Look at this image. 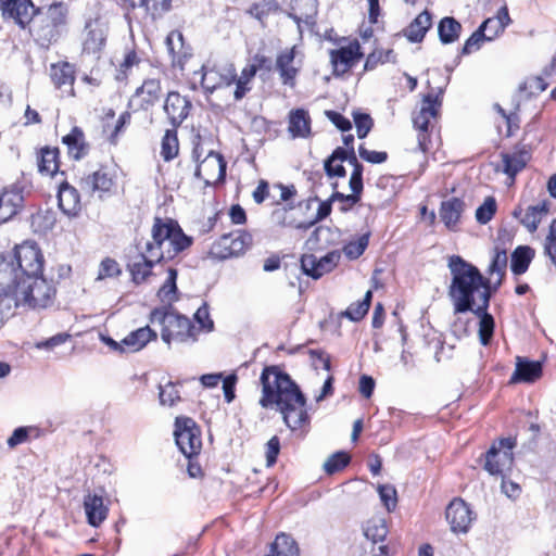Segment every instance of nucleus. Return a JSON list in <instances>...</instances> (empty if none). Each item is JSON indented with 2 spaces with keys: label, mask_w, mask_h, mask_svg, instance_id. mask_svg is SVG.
I'll return each mask as SVG.
<instances>
[{
  "label": "nucleus",
  "mask_w": 556,
  "mask_h": 556,
  "mask_svg": "<svg viewBox=\"0 0 556 556\" xmlns=\"http://www.w3.org/2000/svg\"><path fill=\"white\" fill-rule=\"evenodd\" d=\"M159 399L161 405L173 406L180 401L179 391L173 382L160 386Z\"/></svg>",
  "instance_id": "54"
},
{
  "label": "nucleus",
  "mask_w": 556,
  "mask_h": 556,
  "mask_svg": "<svg viewBox=\"0 0 556 556\" xmlns=\"http://www.w3.org/2000/svg\"><path fill=\"white\" fill-rule=\"evenodd\" d=\"M62 142L67 147L68 154L75 160H80L87 153L88 146L85 142V135L78 127H74L70 134L64 136Z\"/></svg>",
  "instance_id": "38"
},
{
  "label": "nucleus",
  "mask_w": 556,
  "mask_h": 556,
  "mask_svg": "<svg viewBox=\"0 0 556 556\" xmlns=\"http://www.w3.org/2000/svg\"><path fill=\"white\" fill-rule=\"evenodd\" d=\"M59 150L56 148H43L38 161V169L42 175L53 176L59 169Z\"/></svg>",
  "instance_id": "42"
},
{
  "label": "nucleus",
  "mask_w": 556,
  "mask_h": 556,
  "mask_svg": "<svg viewBox=\"0 0 556 556\" xmlns=\"http://www.w3.org/2000/svg\"><path fill=\"white\" fill-rule=\"evenodd\" d=\"M156 339V333L149 326L131 331L123 339L126 352H137L143 349L151 340Z\"/></svg>",
  "instance_id": "37"
},
{
  "label": "nucleus",
  "mask_w": 556,
  "mask_h": 556,
  "mask_svg": "<svg viewBox=\"0 0 556 556\" xmlns=\"http://www.w3.org/2000/svg\"><path fill=\"white\" fill-rule=\"evenodd\" d=\"M68 7L64 2H53L41 7L30 22L29 33L34 41L41 48L48 49L56 43L66 30Z\"/></svg>",
  "instance_id": "5"
},
{
  "label": "nucleus",
  "mask_w": 556,
  "mask_h": 556,
  "mask_svg": "<svg viewBox=\"0 0 556 556\" xmlns=\"http://www.w3.org/2000/svg\"><path fill=\"white\" fill-rule=\"evenodd\" d=\"M462 25L454 17H443L438 26L440 41L444 45L455 42L460 35Z\"/></svg>",
  "instance_id": "41"
},
{
  "label": "nucleus",
  "mask_w": 556,
  "mask_h": 556,
  "mask_svg": "<svg viewBox=\"0 0 556 556\" xmlns=\"http://www.w3.org/2000/svg\"><path fill=\"white\" fill-rule=\"evenodd\" d=\"M140 5L144 7L153 18H156L170 10L172 0H140Z\"/></svg>",
  "instance_id": "52"
},
{
  "label": "nucleus",
  "mask_w": 556,
  "mask_h": 556,
  "mask_svg": "<svg viewBox=\"0 0 556 556\" xmlns=\"http://www.w3.org/2000/svg\"><path fill=\"white\" fill-rule=\"evenodd\" d=\"M43 256L35 242H23L14 249L11 261H0V274L12 270L18 279L41 274Z\"/></svg>",
  "instance_id": "7"
},
{
  "label": "nucleus",
  "mask_w": 556,
  "mask_h": 556,
  "mask_svg": "<svg viewBox=\"0 0 556 556\" xmlns=\"http://www.w3.org/2000/svg\"><path fill=\"white\" fill-rule=\"evenodd\" d=\"M371 298L372 293L368 290L362 301L354 302L346 308L344 316L353 321L361 320L369 309Z\"/></svg>",
  "instance_id": "47"
},
{
  "label": "nucleus",
  "mask_w": 556,
  "mask_h": 556,
  "mask_svg": "<svg viewBox=\"0 0 556 556\" xmlns=\"http://www.w3.org/2000/svg\"><path fill=\"white\" fill-rule=\"evenodd\" d=\"M55 295L52 281L41 274L18 279L12 270L0 274V306L11 309L18 306L45 308Z\"/></svg>",
  "instance_id": "3"
},
{
  "label": "nucleus",
  "mask_w": 556,
  "mask_h": 556,
  "mask_svg": "<svg viewBox=\"0 0 556 556\" xmlns=\"http://www.w3.org/2000/svg\"><path fill=\"white\" fill-rule=\"evenodd\" d=\"M544 252L556 266V218L549 225V231L544 242Z\"/></svg>",
  "instance_id": "58"
},
{
  "label": "nucleus",
  "mask_w": 556,
  "mask_h": 556,
  "mask_svg": "<svg viewBox=\"0 0 556 556\" xmlns=\"http://www.w3.org/2000/svg\"><path fill=\"white\" fill-rule=\"evenodd\" d=\"M359 156L371 164H381L387 161L388 153L384 151H371L366 149L363 144L358 147Z\"/></svg>",
  "instance_id": "60"
},
{
  "label": "nucleus",
  "mask_w": 556,
  "mask_h": 556,
  "mask_svg": "<svg viewBox=\"0 0 556 556\" xmlns=\"http://www.w3.org/2000/svg\"><path fill=\"white\" fill-rule=\"evenodd\" d=\"M136 249L138 253L129 258L127 267L132 281L139 285L152 274V268L159 262L152 260L151 253L144 251V245L141 242L137 243Z\"/></svg>",
  "instance_id": "19"
},
{
  "label": "nucleus",
  "mask_w": 556,
  "mask_h": 556,
  "mask_svg": "<svg viewBox=\"0 0 556 556\" xmlns=\"http://www.w3.org/2000/svg\"><path fill=\"white\" fill-rule=\"evenodd\" d=\"M516 439L505 438L493 443L485 454L484 469L492 476H505L514 465Z\"/></svg>",
  "instance_id": "8"
},
{
  "label": "nucleus",
  "mask_w": 556,
  "mask_h": 556,
  "mask_svg": "<svg viewBox=\"0 0 556 556\" xmlns=\"http://www.w3.org/2000/svg\"><path fill=\"white\" fill-rule=\"evenodd\" d=\"M451 283L447 294L454 315L464 314L477 306L490 303L492 298L491 280L480 270L458 255L448 260Z\"/></svg>",
  "instance_id": "2"
},
{
  "label": "nucleus",
  "mask_w": 556,
  "mask_h": 556,
  "mask_svg": "<svg viewBox=\"0 0 556 556\" xmlns=\"http://www.w3.org/2000/svg\"><path fill=\"white\" fill-rule=\"evenodd\" d=\"M378 493L387 510H394L397 504L395 488L391 484H380L378 485Z\"/></svg>",
  "instance_id": "55"
},
{
  "label": "nucleus",
  "mask_w": 556,
  "mask_h": 556,
  "mask_svg": "<svg viewBox=\"0 0 556 556\" xmlns=\"http://www.w3.org/2000/svg\"><path fill=\"white\" fill-rule=\"evenodd\" d=\"M279 452H280V441L277 435H274L269 439V441L266 444V465H267V467H271L276 463Z\"/></svg>",
  "instance_id": "63"
},
{
  "label": "nucleus",
  "mask_w": 556,
  "mask_h": 556,
  "mask_svg": "<svg viewBox=\"0 0 556 556\" xmlns=\"http://www.w3.org/2000/svg\"><path fill=\"white\" fill-rule=\"evenodd\" d=\"M192 239L186 236L181 228L172 219L163 222L156 217L151 229V239L147 240L144 251L151 253L152 260H173L178 253L188 249Z\"/></svg>",
  "instance_id": "4"
},
{
  "label": "nucleus",
  "mask_w": 556,
  "mask_h": 556,
  "mask_svg": "<svg viewBox=\"0 0 556 556\" xmlns=\"http://www.w3.org/2000/svg\"><path fill=\"white\" fill-rule=\"evenodd\" d=\"M161 94L162 87L160 80L150 78L146 79L143 84L137 88L132 101L140 100L139 108L148 110L160 100Z\"/></svg>",
  "instance_id": "27"
},
{
  "label": "nucleus",
  "mask_w": 556,
  "mask_h": 556,
  "mask_svg": "<svg viewBox=\"0 0 556 556\" xmlns=\"http://www.w3.org/2000/svg\"><path fill=\"white\" fill-rule=\"evenodd\" d=\"M205 174L204 181L210 185L212 181L223 180L226 175V163L219 153L211 151L200 165L197 166L194 176L202 178Z\"/></svg>",
  "instance_id": "20"
},
{
  "label": "nucleus",
  "mask_w": 556,
  "mask_h": 556,
  "mask_svg": "<svg viewBox=\"0 0 556 556\" xmlns=\"http://www.w3.org/2000/svg\"><path fill=\"white\" fill-rule=\"evenodd\" d=\"M364 534L368 540H371L374 543L382 542L388 534V528L384 520H370L364 530Z\"/></svg>",
  "instance_id": "48"
},
{
  "label": "nucleus",
  "mask_w": 556,
  "mask_h": 556,
  "mask_svg": "<svg viewBox=\"0 0 556 556\" xmlns=\"http://www.w3.org/2000/svg\"><path fill=\"white\" fill-rule=\"evenodd\" d=\"M237 72L232 63L225 62L214 65L212 68H205L202 75L201 85L210 93L214 90L232 85L236 80Z\"/></svg>",
  "instance_id": "15"
},
{
  "label": "nucleus",
  "mask_w": 556,
  "mask_h": 556,
  "mask_svg": "<svg viewBox=\"0 0 556 556\" xmlns=\"http://www.w3.org/2000/svg\"><path fill=\"white\" fill-rule=\"evenodd\" d=\"M445 517L455 533L468 532L476 516L462 498L453 500L446 507Z\"/></svg>",
  "instance_id": "18"
},
{
  "label": "nucleus",
  "mask_w": 556,
  "mask_h": 556,
  "mask_svg": "<svg viewBox=\"0 0 556 556\" xmlns=\"http://www.w3.org/2000/svg\"><path fill=\"white\" fill-rule=\"evenodd\" d=\"M80 189L92 195L96 192H109L113 186V178L103 168L80 179Z\"/></svg>",
  "instance_id": "25"
},
{
  "label": "nucleus",
  "mask_w": 556,
  "mask_h": 556,
  "mask_svg": "<svg viewBox=\"0 0 556 556\" xmlns=\"http://www.w3.org/2000/svg\"><path fill=\"white\" fill-rule=\"evenodd\" d=\"M108 25L100 18L86 22L83 31V50L88 54L99 53L105 46Z\"/></svg>",
  "instance_id": "17"
},
{
  "label": "nucleus",
  "mask_w": 556,
  "mask_h": 556,
  "mask_svg": "<svg viewBox=\"0 0 556 556\" xmlns=\"http://www.w3.org/2000/svg\"><path fill=\"white\" fill-rule=\"evenodd\" d=\"M194 318L197 323L200 325L201 329L205 331L213 330L214 323L210 318L208 306L206 303H203L195 312Z\"/></svg>",
  "instance_id": "62"
},
{
  "label": "nucleus",
  "mask_w": 556,
  "mask_h": 556,
  "mask_svg": "<svg viewBox=\"0 0 556 556\" xmlns=\"http://www.w3.org/2000/svg\"><path fill=\"white\" fill-rule=\"evenodd\" d=\"M361 56L358 43L332 50L330 52V60L333 65L334 73H346Z\"/></svg>",
  "instance_id": "23"
},
{
  "label": "nucleus",
  "mask_w": 556,
  "mask_h": 556,
  "mask_svg": "<svg viewBox=\"0 0 556 556\" xmlns=\"http://www.w3.org/2000/svg\"><path fill=\"white\" fill-rule=\"evenodd\" d=\"M59 207L67 216H75L80 211L78 190L67 184L60 187L58 193Z\"/></svg>",
  "instance_id": "33"
},
{
  "label": "nucleus",
  "mask_w": 556,
  "mask_h": 556,
  "mask_svg": "<svg viewBox=\"0 0 556 556\" xmlns=\"http://www.w3.org/2000/svg\"><path fill=\"white\" fill-rule=\"evenodd\" d=\"M439 106L440 102H438V98L428 94L424 98L419 112L415 113L413 116L414 127L419 131L417 137L418 147L422 152L428 150V128L430 119L437 117Z\"/></svg>",
  "instance_id": "12"
},
{
  "label": "nucleus",
  "mask_w": 556,
  "mask_h": 556,
  "mask_svg": "<svg viewBox=\"0 0 556 556\" xmlns=\"http://www.w3.org/2000/svg\"><path fill=\"white\" fill-rule=\"evenodd\" d=\"M431 25V14L425 10L410 22L404 30V35L410 42H420L425 38Z\"/></svg>",
  "instance_id": "35"
},
{
  "label": "nucleus",
  "mask_w": 556,
  "mask_h": 556,
  "mask_svg": "<svg viewBox=\"0 0 556 556\" xmlns=\"http://www.w3.org/2000/svg\"><path fill=\"white\" fill-rule=\"evenodd\" d=\"M341 260V252L331 251L321 257L314 254H303L301 257V268L303 273L313 279H319L325 274L333 270Z\"/></svg>",
  "instance_id": "13"
},
{
  "label": "nucleus",
  "mask_w": 556,
  "mask_h": 556,
  "mask_svg": "<svg viewBox=\"0 0 556 556\" xmlns=\"http://www.w3.org/2000/svg\"><path fill=\"white\" fill-rule=\"evenodd\" d=\"M349 186L352 190L351 194H343L341 192H334L330 200L331 201H342L349 203L350 206L356 204L361 200V193L363 191V178L356 177L355 175H351Z\"/></svg>",
  "instance_id": "44"
},
{
  "label": "nucleus",
  "mask_w": 556,
  "mask_h": 556,
  "mask_svg": "<svg viewBox=\"0 0 556 556\" xmlns=\"http://www.w3.org/2000/svg\"><path fill=\"white\" fill-rule=\"evenodd\" d=\"M542 375V365L540 362H531L522 357H517L516 369L510 378V382H533Z\"/></svg>",
  "instance_id": "32"
},
{
  "label": "nucleus",
  "mask_w": 556,
  "mask_h": 556,
  "mask_svg": "<svg viewBox=\"0 0 556 556\" xmlns=\"http://www.w3.org/2000/svg\"><path fill=\"white\" fill-rule=\"evenodd\" d=\"M496 212V201L493 197H488L484 202L476 210V219L478 223L488 224Z\"/></svg>",
  "instance_id": "51"
},
{
  "label": "nucleus",
  "mask_w": 556,
  "mask_h": 556,
  "mask_svg": "<svg viewBox=\"0 0 556 556\" xmlns=\"http://www.w3.org/2000/svg\"><path fill=\"white\" fill-rule=\"evenodd\" d=\"M84 508L88 523L92 527L100 526L108 516V507L101 495L87 493L84 497Z\"/></svg>",
  "instance_id": "26"
},
{
  "label": "nucleus",
  "mask_w": 556,
  "mask_h": 556,
  "mask_svg": "<svg viewBox=\"0 0 556 556\" xmlns=\"http://www.w3.org/2000/svg\"><path fill=\"white\" fill-rule=\"evenodd\" d=\"M179 143L176 129H167L162 139L161 155L164 161H170L177 156Z\"/></svg>",
  "instance_id": "45"
},
{
  "label": "nucleus",
  "mask_w": 556,
  "mask_h": 556,
  "mask_svg": "<svg viewBox=\"0 0 556 556\" xmlns=\"http://www.w3.org/2000/svg\"><path fill=\"white\" fill-rule=\"evenodd\" d=\"M465 210V203L458 198H451L441 203L440 217L448 229H455Z\"/></svg>",
  "instance_id": "34"
},
{
  "label": "nucleus",
  "mask_w": 556,
  "mask_h": 556,
  "mask_svg": "<svg viewBox=\"0 0 556 556\" xmlns=\"http://www.w3.org/2000/svg\"><path fill=\"white\" fill-rule=\"evenodd\" d=\"M317 0H292L288 15L298 24L301 22L309 24L317 14Z\"/></svg>",
  "instance_id": "36"
},
{
  "label": "nucleus",
  "mask_w": 556,
  "mask_h": 556,
  "mask_svg": "<svg viewBox=\"0 0 556 556\" xmlns=\"http://www.w3.org/2000/svg\"><path fill=\"white\" fill-rule=\"evenodd\" d=\"M350 463V456L345 452H336L324 463V469L328 475L342 470Z\"/></svg>",
  "instance_id": "49"
},
{
  "label": "nucleus",
  "mask_w": 556,
  "mask_h": 556,
  "mask_svg": "<svg viewBox=\"0 0 556 556\" xmlns=\"http://www.w3.org/2000/svg\"><path fill=\"white\" fill-rule=\"evenodd\" d=\"M257 72L256 65H247L242 71L240 76L236 77V90H235V99L241 100L250 90V83L254 78Z\"/></svg>",
  "instance_id": "43"
},
{
  "label": "nucleus",
  "mask_w": 556,
  "mask_h": 556,
  "mask_svg": "<svg viewBox=\"0 0 556 556\" xmlns=\"http://www.w3.org/2000/svg\"><path fill=\"white\" fill-rule=\"evenodd\" d=\"M37 9L31 0H0L3 18L13 20L21 28L30 24Z\"/></svg>",
  "instance_id": "16"
},
{
  "label": "nucleus",
  "mask_w": 556,
  "mask_h": 556,
  "mask_svg": "<svg viewBox=\"0 0 556 556\" xmlns=\"http://www.w3.org/2000/svg\"><path fill=\"white\" fill-rule=\"evenodd\" d=\"M29 192L24 181H16L0 191V224L7 223L21 212Z\"/></svg>",
  "instance_id": "10"
},
{
  "label": "nucleus",
  "mask_w": 556,
  "mask_h": 556,
  "mask_svg": "<svg viewBox=\"0 0 556 556\" xmlns=\"http://www.w3.org/2000/svg\"><path fill=\"white\" fill-rule=\"evenodd\" d=\"M151 323L162 326V340L170 344L172 341L185 343L189 340H197V329L191 320L179 314L165 311L164 308H155L151 313Z\"/></svg>",
  "instance_id": "6"
},
{
  "label": "nucleus",
  "mask_w": 556,
  "mask_h": 556,
  "mask_svg": "<svg viewBox=\"0 0 556 556\" xmlns=\"http://www.w3.org/2000/svg\"><path fill=\"white\" fill-rule=\"evenodd\" d=\"M551 202L546 199L539 201L536 204L528 205L518 204L511 212L520 225H522L530 233L538 230V227L543 218L549 214Z\"/></svg>",
  "instance_id": "14"
},
{
  "label": "nucleus",
  "mask_w": 556,
  "mask_h": 556,
  "mask_svg": "<svg viewBox=\"0 0 556 556\" xmlns=\"http://www.w3.org/2000/svg\"><path fill=\"white\" fill-rule=\"evenodd\" d=\"M507 261L508 257L506 251L495 248L492 262L488 268V274L491 276L496 274L497 276H501V278H503L506 273Z\"/></svg>",
  "instance_id": "50"
},
{
  "label": "nucleus",
  "mask_w": 556,
  "mask_h": 556,
  "mask_svg": "<svg viewBox=\"0 0 556 556\" xmlns=\"http://www.w3.org/2000/svg\"><path fill=\"white\" fill-rule=\"evenodd\" d=\"M166 48L173 59L180 56L184 48V36L179 30L170 31L165 40Z\"/></svg>",
  "instance_id": "56"
},
{
  "label": "nucleus",
  "mask_w": 556,
  "mask_h": 556,
  "mask_svg": "<svg viewBox=\"0 0 556 556\" xmlns=\"http://www.w3.org/2000/svg\"><path fill=\"white\" fill-rule=\"evenodd\" d=\"M250 240V235L240 230L223 235L212 244L208 254L219 261L239 256L244 253Z\"/></svg>",
  "instance_id": "11"
},
{
  "label": "nucleus",
  "mask_w": 556,
  "mask_h": 556,
  "mask_svg": "<svg viewBox=\"0 0 556 556\" xmlns=\"http://www.w3.org/2000/svg\"><path fill=\"white\" fill-rule=\"evenodd\" d=\"M191 109V102L180 96L178 92H168L165 103L164 112L174 128H177L187 118Z\"/></svg>",
  "instance_id": "21"
},
{
  "label": "nucleus",
  "mask_w": 556,
  "mask_h": 556,
  "mask_svg": "<svg viewBox=\"0 0 556 556\" xmlns=\"http://www.w3.org/2000/svg\"><path fill=\"white\" fill-rule=\"evenodd\" d=\"M483 41H488L485 37V33L479 26L477 30H475L471 36L466 40L462 53L469 54L475 50L480 49Z\"/></svg>",
  "instance_id": "59"
},
{
  "label": "nucleus",
  "mask_w": 556,
  "mask_h": 556,
  "mask_svg": "<svg viewBox=\"0 0 556 556\" xmlns=\"http://www.w3.org/2000/svg\"><path fill=\"white\" fill-rule=\"evenodd\" d=\"M167 278L163 286L160 288L157 295L162 302H166L168 304L173 303L176 300L177 293V270L175 268H169L167 270Z\"/></svg>",
  "instance_id": "46"
},
{
  "label": "nucleus",
  "mask_w": 556,
  "mask_h": 556,
  "mask_svg": "<svg viewBox=\"0 0 556 556\" xmlns=\"http://www.w3.org/2000/svg\"><path fill=\"white\" fill-rule=\"evenodd\" d=\"M300 549L295 540L286 534L280 533L276 536L270 545V554L265 556H299Z\"/></svg>",
  "instance_id": "39"
},
{
  "label": "nucleus",
  "mask_w": 556,
  "mask_h": 556,
  "mask_svg": "<svg viewBox=\"0 0 556 556\" xmlns=\"http://www.w3.org/2000/svg\"><path fill=\"white\" fill-rule=\"evenodd\" d=\"M295 47L281 51L276 58V70L283 85L293 88L299 70L293 66Z\"/></svg>",
  "instance_id": "24"
},
{
  "label": "nucleus",
  "mask_w": 556,
  "mask_h": 556,
  "mask_svg": "<svg viewBox=\"0 0 556 556\" xmlns=\"http://www.w3.org/2000/svg\"><path fill=\"white\" fill-rule=\"evenodd\" d=\"M75 66L68 62H58L50 66V77L53 85L70 97L75 96Z\"/></svg>",
  "instance_id": "22"
},
{
  "label": "nucleus",
  "mask_w": 556,
  "mask_h": 556,
  "mask_svg": "<svg viewBox=\"0 0 556 556\" xmlns=\"http://www.w3.org/2000/svg\"><path fill=\"white\" fill-rule=\"evenodd\" d=\"M503 170L510 178L522 170L530 160V151L525 147L517 148L511 153H502Z\"/></svg>",
  "instance_id": "28"
},
{
  "label": "nucleus",
  "mask_w": 556,
  "mask_h": 556,
  "mask_svg": "<svg viewBox=\"0 0 556 556\" xmlns=\"http://www.w3.org/2000/svg\"><path fill=\"white\" fill-rule=\"evenodd\" d=\"M354 122L358 138H365L372 127V119L368 114L358 113L354 115Z\"/></svg>",
  "instance_id": "61"
},
{
  "label": "nucleus",
  "mask_w": 556,
  "mask_h": 556,
  "mask_svg": "<svg viewBox=\"0 0 556 556\" xmlns=\"http://www.w3.org/2000/svg\"><path fill=\"white\" fill-rule=\"evenodd\" d=\"M68 339H70V334L58 333L47 340L37 342L36 348L39 350H53L55 346H59V345L65 343Z\"/></svg>",
  "instance_id": "64"
},
{
  "label": "nucleus",
  "mask_w": 556,
  "mask_h": 556,
  "mask_svg": "<svg viewBox=\"0 0 556 556\" xmlns=\"http://www.w3.org/2000/svg\"><path fill=\"white\" fill-rule=\"evenodd\" d=\"M121 274V268L118 263L110 257L104 258L100 266L98 273V280H102L105 278L116 277Z\"/></svg>",
  "instance_id": "57"
},
{
  "label": "nucleus",
  "mask_w": 556,
  "mask_h": 556,
  "mask_svg": "<svg viewBox=\"0 0 556 556\" xmlns=\"http://www.w3.org/2000/svg\"><path fill=\"white\" fill-rule=\"evenodd\" d=\"M489 305L490 303H486L470 311L479 318L478 336L480 343L484 346L490 344L495 328L494 318L488 312Z\"/></svg>",
  "instance_id": "31"
},
{
  "label": "nucleus",
  "mask_w": 556,
  "mask_h": 556,
  "mask_svg": "<svg viewBox=\"0 0 556 556\" xmlns=\"http://www.w3.org/2000/svg\"><path fill=\"white\" fill-rule=\"evenodd\" d=\"M368 241V235H363L356 241H352L345 244L343 252L350 260L358 258L366 250Z\"/></svg>",
  "instance_id": "53"
},
{
  "label": "nucleus",
  "mask_w": 556,
  "mask_h": 556,
  "mask_svg": "<svg viewBox=\"0 0 556 556\" xmlns=\"http://www.w3.org/2000/svg\"><path fill=\"white\" fill-rule=\"evenodd\" d=\"M263 408L276 406L286 426L294 431L309 422L306 399L290 376L277 367H265L261 375Z\"/></svg>",
  "instance_id": "1"
},
{
  "label": "nucleus",
  "mask_w": 556,
  "mask_h": 556,
  "mask_svg": "<svg viewBox=\"0 0 556 556\" xmlns=\"http://www.w3.org/2000/svg\"><path fill=\"white\" fill-rule=\"evenodd\" d=\"M288 123V131L293 139L307 138L311 135V117L304 109L292 110Z\"/></svg>",
  "instance_id": "29"
},
{
  "label": "nucleus",
  "mask_w": 556,
  "mask_h": 556,
  "mask_svg": "<svg viewBox=\"0 0 556 556\" xmlns=\"http://www.w3.org/2000/svg\"><path fill=\"white\" fill-rule=\"evenodd\" d=\"M534 257V250L528 245H519L511 254L510 269L519 276L528 270V267Z\"/></svg>",
  "instance_id": "40"
},
{
  "label": "nucleus",
  "mask_w": 556,
  "mask_h": 556,
  "mask_svg": "<svg viewBox=\"0 0 556 556\" xmlns=\"http://www.w3.org/2000/svg\"><path fill=\"white\" fill-rule=\"evenodd\" d=\"M175 441L187 458L198 455L202 448L200 429L189 417H177L175 420Z\"/></svg>",
  "instance_id": "9"
},
{
  "label": "nucleus",
  "mask_w": 556,
  "mask_h": 556,
  "mask_svg": "<svg viewBox=\"0 0 556 556\" xmlns=\"http://www.w3.org/2000/svg\"><path fill=\"white\" fill-rule=\"evenodd\" d=\"M511 23L508 9L502 7L495 16L486 18L481 25V29L485 33L488 41H492Z\"/></svg>",
  "instance_id": "30"
}]
</instances>
